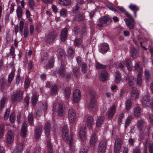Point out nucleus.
Instances as JSON below:
<instances>
[{"label": "nucleus", "mask_w": 153, "mask_h": 153, "mask_svg": "<svg viewBox=\"0 0 153 153\" xmlns=\"http://www.w3.org/2000/svg\"><path fill=\"white\" fill-rule=\"evenodd\" d=\"M6 101V99L5 98H3L0 101V109L1 110L4 107Z\"/></svg>", "instance_id": "nucleus-42"}, {"label": "nucleus", "mask_w": 153, "mask_h": 153, "mask_svg": "<svg viewBox=\"0 0 153 153\" xmlns=\"http://www.w3.org/2000/svg\"><path fill=\"white\" fill-rule=\"evenodd\" d=\"M141 110L140 108L137 107L134 110V115L136 117H137L140 116Z\"/></svg>", "instance_id": "nucleus-33"}, {"label": "nucleus", "mask_w": 153, "mask_h": 153, "mask_svg": "<svg viewBox=\"0 0 153 153\" xmlns=\"http://www.w3.org/2000/svg\"><path fill=\"white\" fill-rule=\"evenodd\" d=\"M106 144L105 141H101L99 144L98 153H105L106 149Z\"/></svg>", "instance_id": "nucleus-9"}, {"label": "nucleus", "mask_w": 153, "mask_h": 153, "mask_svg": "<svg viewBox=\"0 0 153 153\" xmlns=\"http://www.w3.org/2000/svg\"><path fill=\"white\" fill-rule=\"evenodd\" d=\"M16 12L17 15V17L20 19L21 18L23 15L22 10L21 7L19 6L17 7V8L16 10Z\"/></svg>", "instance_id": "nucleus-29"}, {"label": "nucleus", "mask_w": 153, "mask_h": 153, "mask_svg": "<svg viewBox=\"0 0 153 153\" xmlns=\"http://www.w3.org/2000/svg\"><path fill=\"white\" fill-rule=\"evenodd\" d=\"M87 69L86 68V65L85 64H83L82 66V71L84 74H85L86 72Z\"/></svg>", "instance_id": "nucleus-62"}, {"label": "nucleus", "mask_w": 153, "mask_h": 153, "mask_svg": "<svg viewBox=\"0 0 153 153\" xmlns=\"http://www.w3.org/2000/svg\"><path fill=\"white\" fill-rule=\"evenodd\" d=\"M132 118L133 117L132 116H130L127 118L125 123L126 127L128 126L130 122H131V120L132 119Z\"/></svg>", "instance_id": "nucleus-51"}, {"label": "nucleus", "mask_w": 153, "mask_h": 153, "mask_svg": "<svg viewBox=\"0 0 153 153\" xmlns=\"http://www.w3.org/2000/svg\"><path fill=\"white\" fill-rule=\"evenodd\" d=\"M27 122L25 121L22 126L21 131V135L23 137H26V133L27 129Z\"/></svg>", "instance_id": "nucleus-13"}, {"label": "nucleus", "mask_w": 153, "mask_h": 153, "mask_svg": "<svg viewBox=\"0 0 153 153\" xmlns=\"http://www.w3.org/2000/svg\"><path fill=\"white\" fill-rule=\"evenodd\" d=\"M111 22V19L108 17L105 16L99 19L97 25L100 27H102L104 24L108 25Z\"/></svg>", "instance_id": "nucleus-2"}, {"label": "nucleus", "mask_w": 153, "mask_h": 153, "mask_svg": "<svg viewBox=\"0 0 153 153\" xmlns=\"http://www.w3.org/2000/svg\"><path fill=\"white\" fill-rule=\"evenodd\" d=\"M28 120L30 123H32L33 121V114L29 113L28 115Z\"/></svg>", "instance_id": "nucleus-54"}, {"label": "nucleus", "mask_w": 153, "mask_h": 153, "mask_svg": "<svg viewBox=\"0 0 153 153\" xmlns=\"http://www.w3.org/2000/svg\"><path fill=\"white\" fill-rule=\"evenodd\" d=\"M9 85H7L6 80L4 79H2L0 80V87L3 89H6L7 88Z\"/></svg>", "instance_id": "nucleus-28"}, {"label": "nucleus", "mask_w": 153, "mask_h": 153, "mask_svg": "<svg viewBox=\"0 0 153 153\" xmlns=\"http://www.w3.org/2000/svg\"><path fill=\"white\" fill-rule=\"evenodd\" d=\"M124 21L126 22V25L130 29L133 28L134 26V21L133 19V20L125 19Z\"/></svg>", "instance_id": "nucleus-17"}, {"label": "nucleus", "mask_w": 153, "mask_h": 153, "mask_svg": "<svg viewBox=\"0 0 153 153\" xmlns=\"http://www.w3.org/2000/svg\"><path fill=\"white\" fill-rule=\"evenodd\" d=\"M68 117L70 122L73 123L76 120V114L75 111L72 109H70L68 112Z\"/></svg>", "instance_id": "nucleus-6"}, {"label": "nucleus", "mask_w": 153, "mask_h": 153, "mask_svg": "<svg viewBox=\"0 0 153 153\" xmlns=\"http://www.w3.org/2000/svg\"><path fill=\"white\" fill-rule=\"evenodd\" d=\"M131 101L130 100H128L126 103V108L128 111L131 107Z\"/></svg>", "instance_id": "nucleus-44"}, {"label": "nucleus", "mask_w": 153, "mask_h": 153, "mask_svg": "<svg viewBox=\"0 0 153 153\" xmlns=\"http://www.w3.org/2000/svg\"><path fill=\"white\" fill-rule=\"evenodd\" d=\"M58 88L56 85H53L51 87V95H53L56 94L57 92Z\"/></svg>", "instance_id": "nucleus-38"}, {"label": "nucleus", "mask_w": 153, "mask_h": 153, "mask_svg": "<svg viewBox=\"0 0 153 153\" xmlns=\"http://www.w3.org/2000/svg\"><path fill=\"white\" fill-rule=\"evenodd\" d=\"M80 92L79 90L77 89L75 90L73 93L74 101L75 103L78 102L80 100Z\"/></svg>", "instance_id": "nucleus-10"}, {"label": "nucleus", "mask_w": 153, "mask_h": 153, "mask_svg": "<svg viewBox=\"0 0 153 153\" xmlns=\"http://www.w3.org/2000/svg\"><path fill=\"white\" fill-rule=\"evenodd\" d=\"M121 146H114V151L115 153H119L120 149Z\"/></svg>", "instance_id": "nucleus-63"}, {"label": "nucleus", "mask_w": 153, "mask_h": 153, "mask_svg": "<svg viewBox=\"0 0 153 153\" xmlns=\"http://www.w3.org/2000/svg\"><path fill=\"white\" fill-rule=\"evenodd\" d=\"M115 146H121V141L119 138H117L115 141Z\"/></svg>", "instance_id": "nucleus-64"}, {"label": "nucleus", "mask_w": 153, "mask_h": 153, "mask_svg": "<svg viewBox=\"0 0 153 153\" xmlns=\"http://www.w3.org/2000/svg\"><path fill=\"white\" fill-rule=\"evenodd\" d=\"M93 120L92 117L89 116L87 119V124L89 128H91L93 123Z\"/></svg>", "instance_id": "nucleus-37"}, {"label": "nucleus", "mask_w": 153, "mask_h": 153, "mask_svg": "<svg viewBox=\"0 0 153 153\" xmlns=\"http://www.w3.org/2000/svg\"><path fill=\"white\" fill-rule=\"evenodd\" d=\"M142 75V74H138L137 78V85L139 86H140L142 84V79L141 77Z\"/></svg>", "instance_id": "nucleus-41"}, {"label": "nucleus", "mask_w": 153, "mask_h": 153, "mask_svg": "<svg viewBox=\"0 0 153 153\" xmlns=\"http://www.w3.org/2000/svg\"><path fill=\"white\" fill-rule=\"evenodd\" d=\"M42 129L41 127H38L36 129L35 135L36 139H38L41 134Z\"/></svg>", "instance_id": "nucleus-31"}, {"label": "nucleus", "mask_w": 153, "mask_h": 153, "mask_svg": "<svg viewBox=\"0 0 153 153\" xmlns=\"http://www.w3.org/2000/svg\"><path fill=\"white\" fill-rule=\"evenodd\" d=\"M53 58H51L48 62V63L46 65V69L50 68L53 67Z\"/></svg>", "instance_id": "nucleus-40"}, {"label": "nucleus", "mask_w": 153, "mask_h": 153, "mask_svg": "<svg viewBox=\"0 0 153 153\" xmlns=\"http://www.w3.org/2000/svg\"><path fill=\"white\" fill-rule=\"evenodd\" d=\"M37 101V96L36 94L33 95L32 99V103L33 105H35Z\"/></svg>", "instance_id": "nucleus-48"}, {"label": "nucleus", "mask_w": 153, "mask_h": 153, "mask_svg": "<svg viewBox=\"0 0 153 153\" xmlns=\"http://www.w3.org/2000/svg\"><path fill=\"white\" fill-rule=\"evenodd\" d=\"M59 3L61 5L64 6H67L70 4L71 3V0H59L58 1Z\"/></svg>", "instance_id": "nucleus-32"}, {"label": "nucleus", "mask_w": 153, "mask_h": 153, "mask_svg": "<svg viewBox=\"0 0 153 153\" xmlns=\"http://www.w3.org/2000/svg\"><path fill=\"white\" fill-rule=\"evenodd\" d=\"M96 67L97 68L99 69H105L106 68L105 65H102L97 62L96 64Z\"/></svg>", "instance_id": "nucleus-47"}, {"label": "nucleus", "mask_w": 153, "mask_h": 153, "mask_svg": "<svg viewBox=\"0 0 153 153\" xmlns=\"http://www.w3.org/2000/svg\"><path fill=\"white\" fill-rule=\"evenodd\" d=\"M135 80L133 76H130L128 79V83L130 88H132L134 87V82Z\"/></svg>", "instance_id": "nucleus-26"}, {"label": "nucleus", "mask_w": 153, "mask_h": 153, "mask_svg": "<svg viewBox=\"0 0 153 153\" xmlns=\"http://www.w3.org/2000/svg\"><path fill=\"white\" fill-rule=\"evenodd\" d=\"M79 68L77 67H74L73 69V73L75 77H77L79 74Z\"/></svg>", "instance_id": "nucleus-45"}, {"label": "nucleus", "mask_w": 153, "mask_h": 153, "mask_svg": "<svg viewBox=\"0 0 153 153\" xmlns=\"http://www.w3.org/2000/svg\"><path fill=\"white\" fill-rule=\"evenodd\" d=\"M129 8L134 12V16L136 17L137 16L136 12L139 10V7L135 4H131L129 6Z\"/></svg>", "instance_id": "nucleus-20"}, {"label": "nucleus", "mask_w": 153, "mask_h": 153, "mask_svg": "<svg viewBox=\"0 0 153 153\" xmlns=\"http://www.w3.org/2000/svg\"><path fill=\"white\" fill-rule=\"evenodd\" d=\"M65 68L64 66L62 65H61L59 71V73L61 76L62 77H65L66 79H68L72 75V74L71 73H65Z\"/></svg>", "instance_id": "nucleus-7"}, {"label": "nucleus", "mask_w": 153, "mask_h": 153, "mask_svg": "<svg viewBox=\"0 0 153 153\" xmlns=\"http://www.w3.org/2000/svg\"><path fill=\"white\" fill-rule=\"evenodd\" d=\"M57 55L59 58L60 57L64 58L65 56V51L61 48H59L57 50Z\"/></svg>", "instance_id": "nucleus-27"}, {"label": "nucleus", "mask_w": 153, "mask_h": 153, "mask_svg": "<svg viewBox=\"0 0 153 153\" xmlns=\"http://www.w3.org/2000/svg\"><path fill=\"white\" fill-rule=\"evenodd\" d=\"M116 74L115 75V79L114 81L115 82L118 83L121 80L120 74L117 72H115Z\"/></svg>", "instance_id": "nucleus-39"}, {"label": "nucleus", "mask_w": 153, "mask_h": 153, "mask_svg": "<svg viewBox=\"0 0 153 153\" xmlns=\"http://www.w3.org/2000/svg\"><path fill=\"white\" fill-rule=\"evenodd\" d=\"M137 125L139 130L143 133L146 128V123L143 120H140L137 121Z\"/></svg>", "instance_id": "nucleus-8"}, {"label": "nucleus", "mask_w": 153, "mask_h": 153, "mask_svg": "<svg viewBox=\"0 0 153 153\" xmlns=\"http://www.w3.org/2000/svg\"><path fill=\"white\" fill-rule=\"evenodd\" d=\"M119 67L121 68H123L126 67L129 70L132 69L133 66L131 61V60L128 59L126 61L121 62L119 64Z\"/></svg>", "instance_id": "nucleus-5"}, {"label": "nucleus", "mask_w": 153, "mask_h": 153, "mask_svg": "<svg viewBox=\"0 0 153 153\" xmlns=\"http://www.w3.org/2000/svg\"><path fill=\"white\" fill-rule=\"evenodd\" d=\"M48 59V55L47 54L42 55L41 60L42 62H45Z\"/></svg>", "instance_id": "nucleus-52"}, {"label": "nucleus", "mask_w": 153, "mask_h": 153, "mask_svg": "<svg viewBox=\"0 0 153 153\" xmlns=\"http://www.w3.org/2000/svg\"><path fill=\"white\" fill-rule=\"evenodd\" d=\"M71 90L69 88H67L65 90V96L67 98L69 97L70 96Z\"/></svg>", "instance_id": "nucleus-43"}, {"label": "nucleus", "mask_w": 153, "mask_h": 153, "mask_svg": "<svg viewBox=\"0 0 153 153\" xmlns=\"http://www.w3.org/2000/svg\"><path fill=\"white\" fill-rule=\"evenodd\" d=\"M152 75L151 71H146L145 72V76L147 81H149Z\"/></svg>", "instance_id": "nucleus-35"}, {"label": "nucleus", "mask_w": 153, "mask_h": 153, "mask_svg": "<svg viewBox=\"0 0 153 153\" xmlns=\"http://www.w3.org/2000/svg\"><path fill=\"white\" fill-rule=\"evenodd\" d=\"M97 138L95 133L92 134L90 140V145L91 147H94L95 146L97 141Z\"/></svg>", "instance_id": "nucleus-18"}, {"label": "nucleus", "mask_w": 153, "mask_h": 153, "mask_svg": "<svg viewBox=\"0 0 153 153\" xmlns=\"http://www.w3.org/2000/svg\"><path fill=\"white\" fill-rule=\"evenodd\" d=\"M29 98L28 97H26L24 99V104L25 107H27L28 105Z\"/></svg>", "instance_id": "nucleus-57"}, {"label": "nucleus", "mask_w": 153, "mask_h": 153, "mask_svg": "<svg viewBox=\"0 0 153 153\" xmlns=\"http://www.w3.org/2000/svg\"><path fill=\"white\" fill-rule=\"evenodd\" d=\"M4 126L3 125H0V138H1L3 136L4 133Z\"/></svg>", "instance_id": "nucleus-55"}, {"label": "nucleus", "mask_w": 153, "mask_h": 153, "mask_svg": "<svg viewBox=\"0 0 153 153\" xmlns=\"http://www.w3.org/2000/svg\"><path fill=\"white\" fill-rule=\"evenodd\" d=\"M54 105L53 109V114H57L60 116L63 115L64 114L63 106L58 103L54 104Z\"/></svg>", "instance_id": "nucleus-1"}, {"label": "nucleus", "mask_w": 153, "mask_h": 153, "mask_svg": "<svg viewBox=\"0 0 153 153\" xmlns=\"http://www.w3.org/2000/svg\"><path fill=\"white\" fill-rule=\"evenodd\" d=\"M82 42V40L81 39H76L74 41V45L79 46L81 45Z\"/></svg>", "instance_id": "nucleus-49"}, {"label": "nucleus", "mask_w": 153, "mask_h": 153, "mask_svg": "<svg viewBox=\"0 0 153 153\" xmlns=\"http://www.w3.org/2000/svg\"><path fill=\"white\" fill-rule=\"evenodd\" d=\"M29 30L27 27H25L24 28V36L25 38H27L28 36Z\"/></svg>", "instance_id": "nucleus-50"}, {"label": "nucleus", "mask_w": 153, "mask_h": 153, "mask_svg": "<svg viewBox=\"0 0 153 153\" xmlns=\"http://www.w3.org/2000/svg\"><path fill=\"white\" fill-rule=\"evenodd\" d=\"M138 52L137 48L132 47L131 49V54L132 56L134 58L137 56V53Z\"/></svg>", "instance_id": "nucleus-30"}, {"label": "nucleus", "mask_w": 153, "mask_h": 153, "mask_svg": "<svg viewBox=\"0 0 153 153\" xmlns=\"http://www.w3.org/2000/svg\"><path fill=\"white\" fill-rule=\"evenodd\" d=\"M14 140L13 134L10 131H9L7 133L6 141L8 143H12Z\"/></svg>", "instance_id": "nucleus-15"}, {"label": "nucleus", "mask_w": 153, "mask_h": 153, "mask_svg": "<svg viewBox=\"0 0 153 153\" xmlns=\"http://www.w3.org/2000/svg\"><path fill=\"white\" fill-rule=\"evenodd\" d=\"M131 95L132 99L133 100H135L139 96V92L137 89H133L131 92Z\"/></svg>", "instance_id": "nucleus-24"}, {"label": "nucleus", "mask_w": 153, "mask_h": 153, "mask_svg": "<svg viewBox=\"0 0 153 153\" xmlns=\"http://www.w3.org/2000/svg\"><path fill=\"white\" fill-rule=\"evenodd\" d=\"M108 76V74L107 72L104 71L101 73L100 76V81L104 82L106 80Z\"/></svg>", "instance_id": "nucleus-23"}, {"label": "nucleus", "mask_w": 153, "mask_h": 153, "mask_svg": "<svg viewBox=\"0 0 153 153\" xmlns=\"http://www.w3.org/2000/svg\"><path fill=\"white\" fill-rule=\"evenodd\" d=\"M50 123L47 122L45 126V133L47 137H48L50 135Z\"/></svg>", "instance_id": "nucleus-22"}, {"label": "nucleus", "mask_w": 153, "mask_h": 153, "mask_svg": "<svg viewBox=\"0 0 153 153\" xmlns=\"http://www.w3.org/2000/svg\"><path fill=\"white\" fill-rule=\"evenodd\" d=\"M109 48V46L106 43L102 44L101 45L100 52L102 53L106 52Z\"/></svg>", "instance_id": "nucleus-21"}, {"label": "nucleus", "mask_w": 153, "mask_h": 153, "mask_svg": "<svg viewBox=\"0 0 153 153\" xmlns=\"http://www.w3.org/2000/svg\"><path fill=\"white\" fill-rule=\"evenodd\" d=\"M135 70L138 72V74H142L143 69L140 63L137 62L136 63L135 66Z\"/></svg>", "instance_id": "nucleus-25"}, {"label": "nucleus", "mask_w": 153, "mask_h": 153, "mask_svg": "<svg viewBox=\"0 0 153 153\" xmlns=\"http://www.w3.org/2000/svg\"><path fill=\"white\" fill-rule=\"evenodd\" d=\"M89 95L90 99V107L94 110L96 106L97 102L95 99V93L93 91L90 90L89 91Z\"/></svg>", "instance_id": "nucleus-3"}, {"label": "nucleus", "mask_w": 153, "mask_h": 153, "mask_svg": "<svg viewBox=\"0 0 153 153\" xmlns=\"http://www.w3.org/2000/svg\"><path fill=\"white\" fill-rule=\"evenodd\" d=\"M24 144L23 143L18 142L17 143L16 148L15 149L14 152L15 153H19L22 152L23 149Z\"/></svg>", "instance_id": "nucleus-16"}, {"label": "nucleus", "mask_w": 153, "mask_h": 153, "mask_svg": "<svg viewBox=\"0 0 153 153\" xmlns=\"http://www.w3.org/2000/svg\"><path fill=\"white\" fill-rule=\"evenodd\" d=\"M68 55L70 56H72L74 53V51L72 48H68Z\"/></svg>", "instance_id": "nucleus-59"}, {"label": "nucleus", "mask_w": 153, "mask_h": 153, "mask_svg": "<svg viewBox=\"0 0 153 153\" xmlns=\"http://www.w3.org/2000/svg\"><path fill=\"white\" fill-rule=\"evenodd\" d=\"M15 71L13 70L11 73L9 74L8 78V82L10 84L14 78L15 75Z\"/></svg>", "instance_id": "nucleus-36"}, {"label": "nucleus", "mask_w": 153, "mask_h": 153, "mask_svg": "<svg viewBox=\"0 0 153 153\" xmlns=\"http://www.w3.org/2000/svg\"><path fill=\"white\" fill-rule=\"evenodd\" d=\"M30 84V81L28 79H26L25 82V88H27L29 86Z\"/></svg>", "instance_id": "nucleus-60"}, {"label": "nucleus", "mask_w": 153, "mask_h": 153, "mask_svg": "<svg viewBox=\"0 0 153 153\" xmlns=\"http://www.w3.org/2000/svg\"><path fill=\"white\" fill-rule=\"evenodd\" d=\"M10 120L12 123H13L15 121V117L14 113H13L11 114L10 116Z\"/></svg>", "instance_id": "nucleus-61"}, {"label": "nucleus", "mask_w": 153, "mask_h": 153, "mask_svg": "<svg viewBox=\"0 0 153 153\" xmlns=\"http://www.w3.org/2000/svg\"><path fill=\"white\" fill-rule=\"evenodd\" d=\"M22 98V92L20 91H18L13 94L11 100L13 102H19Z\"/></svg>", "instance_id": "nucleus-4"}, {"label": "nucleus", "mask_w": 153, "mask_h": 153, "mask_svg": "<svg viewBox=\"0 0 153 153\" xmlns=\"http://www.w3.org/2000/svg\"><path fill=\"white\" fill-rule=\"evenodd\" d=\"M104 118L103 116H101L97 119L96 122V126L97 127H99L101 126L104 121Z\"/></svg>", "instance_id": "nucleus-34"}, {"label": "nucleus", "mask_w": 153, "mask_h": 153, "mask_svg": "<svg viewBox=\"0 0 153 153\" xmlns=\"http://www.w3.org/2000/svg\"><path fill=\"white\" fill-rule=\"evenodd\" d=\"M116 106L115 105L113 106L108 110L107 112L108 117L111 118L113 117L115 112Z\"/></svg>", "instance_id": "nucleus-19"}, {"label": "nucleus", "mask_w": 153, "mask_h": 153, "mask_svg": "<svg viewBox=\"0 0 153 153\" xmlns=\"http://www.w3.org/2000/svg\"><path fill=\"white\" fill-rule=\"evenodd\" d=\"M86 129V126H85L83 128H81L79 132L80 138L82 141H84L86 138V134L85 130Z\"/></svg>", "instance_id": "nucleus-12"}, {"label": "nucleus", "mask_w": 153, "mask_h": 153, "mask_svg": "<svg viewBox=\"0 0 153 153\" xmlns=\"http://www.w3.org/2000/svg\"><path fill=\"white\" fill-rule=\"evenodd\" d=\"M47 147L48 151L49 153H52L53 151L52 149V146L50 142L48 141L47 144Z\"/></svg>", "instance_id": "nucleus-46"}, {"label": "nucleus", "mask_w": 153, "mask_h": 153, "mask_svg": "<svg viewBox=\"0 0 153 153\" xmlns=\"http://www.w3.org/2000/svg\"><path fill=\"white\" fill-rule=\"evenodd\" d=\"M88 147L86 146H84L81 149L80 153H87Z\"/></svg>", "instance_id": "nucleus-53"}, {"label": "nucleus", "mask_w": 153, "mask_h": 153, "mask_svg": "<svg viewBox=\"0 0 153 153\" xmlns=\"http://www.w3.org/2000/svg\"><path fill=\"white\" fill-rule=\"evenodd\" d=\"M35 3L33 0H29L28 1V5L30 8L32 9L34 8Z\"/></svg>", "instance_id": "nucleus-56"}, {"label": "nucleus", "mask_w": 153, "mask_h": 153, "mask_svg": "<svg viewBox=\"0 0 153 153\" xmlns=\"http://www.w3.org/2000/svg\"><path fill=\"white\" fill-rule=\"evenodd\" d=\"M57 33L53 32L50 33L48 36L46 41L47 42L50 43L53 42L56 36Z\"/></svg>", "instance_id": "nucleus-11"}, {"label": "nucleus", "mask_w": 153, "mask_h": 153, "mask_svg": "<svg viewBox=\"0 0 153 153\" xmlns=\"http://www.w3.org/2000/svg\"><path fill=\"white\" fill-rule=\"evenodd\" d=\"M68 30L64 28L61 32L60 39L62 42L65 41L67 39Z\"/></svg>", "instance_id": "nucleus-14"}, {"label": "nucleus", "mask_w": 153, "mask_h": 153, "mask_svg": "<svg viewBox=\"0 0 153 153\" xmlns=\"http://www.w3.org/2000/svg\"><path fill=\"white\" fill-rule=\"evenodd\" d=\"M67 12V11L65 9H62L60 12V14L61 16L65 17L66 16Z\"/></svg>", "instance_id": "nucleus-58"}]
</instances>
